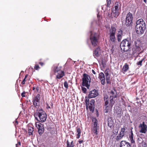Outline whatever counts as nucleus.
I'll use <instances>...</instances> for the list:
<instances>
[{
    "instance_id": "23",
    "label": "nucleus",
    "mask_w": 147,
    "mask_h": 147,
    "mask_svg": "<svg viewBox=\"0 0 147 147\" xmlns=\"http://www.w3.org/2000/svg\"><path fill=\"white\" fill-rule=\"evenodd\" d=\"M129 69V65L127 63H126L123 66L122 69V71L123 73H125Z\"/></svg>"
},
{
    "instance_id": "42",
    "label": "nucleus",
    "mask_w": 147,
    "mask_h": 147,
    "mask_svg": "<svg viewBox=\"0 0 147 147\" xmlns=\"http://www.w3.org/2000/svg\"><path fill=\"white\" fill-rule=\"evenodd\" d=\"M81 131L80 128H78L77 129V132L78 133L81 134Z\"/></svg>"
},
{
    "instance_id": "4",
    "label": "nucleus",
    "mask_w": 147,
    "mask_h": 147,
    "mask_svg": "<svg viewBox=\"0 0 147 147\" xmlns=\"http://www.w3.org/2000/svg\"><path fill=\"white\" fill-rule=\"evenodd\" d=\"M91 79L90 76L86 74H84L83 75L82 85L86 86L89 89L90 86Z\"/></svg>"
},
{
    "instance_id": "6",
    "label": "nucleus",
    "mask_w": 147,
    "mask_h": 147,
    "mask_svg": "<svg viewBox=\"0 0 147 147\" xmlns=\"http://www.w3.org/2000/svg\"><path fill=\"white\" fill-rule=\"evenodd\" d=\"M133 17L132 13L129 12L127 15L126 18L125 24L127 26H130L132 23Z\"/></svg>"
},
{
    "instance_id": "54",
    "label": "nucleus",
    "mask_w": 147,
    "mask_h": 147,
    "mask_svg": "<svg viewBox=\"0 0 147 147\" xmlns=\"http://www.w3.org/2000/svg\"><path fill=\"white\" fill-rule=\"evenodd\" d=\"M18 146H20L21 145V143L20 142H18Z\"/></svg>"
},
{
    "instance_id": "41",
    "label": "nucleus",
    "mask_w": 147,
    "mask_h": 147,
    "mask_svg": "<svg viewBox=\"0 0 147 147\" xmlns=\"http://www.w3.org/2000/svg\"><path fill=\"white\" fill-rule=\"evenodd\" d=\"M39 68V66L38 65H36L34 67V69L36 70H38Z\"/></svg>"
},
{
    "instance_id": "24",
    "label": "nucleus",
    "mask_w": 147,
    "mask_h": 147,
    "mask_svg": "<svg viewBox=\"0 0 147 147\" xmlns=\"http://www.w3.org/2000/svg\"><path fill=\"white\" fill-rule=\"evenodd\" d=\"M138 51V47L135 46L134 47L132 51L129 53V55H134L137 53Z\"/></svg>"
},
{
    "instance_id": "30",
    "label": "nucleus",
    "mask_w": 147,
    "mask_h": 147,
    "mask_svg": "<svg viewBox=\"0 0 147 147\" xmlns=\"http://www.w3.org/2000/svg\"><path fill=\"white\" fill-rule=\"evenodd\" d=\"M129 138L130 139L132 143H134L135 141L133 139V134H131L129 135Z\"/></svg>"
},
{
    "instance_id": "3",
    "label": "nucleus",
    "mask_w": 147,
    "mask_h": 147,
    "mask_svg": "<svg viewBox=\"0 0 147 147\" xmlns=\"http://www.w3.org/2000/svg\"><path fill=\"white\" fill-rule=\"evenodd\" d=\"M90 40L91 44L94 47L98 45L99 43V35L98 34L90 32Z\"/></svg>"
},
{
    "instance_id": "19",
    "label": "nucleus",
    "mask_w": 147,
    "mask_h": 147,
    "mask_svg": "<svg viewBox=\"0 0 147 147\" xmlns=\"http://www.w3.org/2000/svg\"><path fill=\"white\" fill-rule=\"evenodd\" d=\"M57 73V74H55L56 75V79H61L63 77L65 74L64 72L63 71H59V72L57 73Z\"/></svg>"
},
{
    "instance_id": "37",
    "label": "nucleus",
    "mask_w": 147,
    "mask_h": 147,
    "mask_svg": "<svg viewBox=\"0 0 147 147\" xmlns=\"http://www.w3.org/2000/svg\"><path fill=\"white\" fill-rule=\"evenodd\" d=\"M82 90L83 91V92L84 93H86V92L87 89H86L84 87H82Z\"/></svg>"
},
{
    "instance_id": "2",
    "label": "nucleus",
    "mask_w": 147,
    "mask_h": 147,
    "mask_svg": "<svg viewBox=\"0 0 147 147\" xmlns=\"http://www.w3.org/2000/svg\"><path fill=\"white\" fill-rule=\"evenodd\" d=\"M133 42V40L129 38L123 40L121 42L120 45L121 49L124 51H127L131 47Z\"/></svg>"
},
{
    "instance_id": "48",
    "label": "nucleus",
    "mask_w": 147,
    "mask_h": 147,
    "mask_svg": "<svg viewBox=\"0 0 147 147\" xmlns=\"http://www.w3.org/2000/svg\"><path fill=\"white\" fill-rule=\"evenodd\" d=\"M83 142H84V141L83 140H79V141H78V142H79V143L80 144H82Z\"/></svg>"
},
{
    "instance_id": "63",
    "label": "nucleus",
    "mask_w": 147,
    "mask_h": 147,
    "mask_svg": "<svg viewBox=\"0 0 147 147\" xmlns=\"http://www.w3.org/2000/svg\"><path fill=\"white\" fill-rule=\"evenodd\" d=\"M97 16L98 17L99 16L98 15H97Z\"/></svg>"
},
{
    "instance_id": "60",
    "label": "nucleus",
    "mask_w": 147,
    "mask_h": 147,
    "mask_svg": "<svg viewBox=\"0 0 147 147\" xmlns=\"http://www.w3.org/2000/svg\"><path fill=\"white\" fill-rule=\"evenodd\" d=\"M121 112V110H120V111H119V113H118V114H120L121 113H120V112Z\"/></svg>"
},
{
    "instance_id": "1",
    "label": "nucleus",
    "mask_w": 147,
    "mask_h": 147,
    "mask_svg": "<svg viewBox=\"0 0 147 147\" xmlns=\"http://www.w3.org/2000/svg\"><path fill=\"white\" fill-rule=\"evenodd\" d=\"M34 116L36 119L41 123L46 121L47 117L46 113L42 109L37 110L34 113Z\"/></svg>"
},
{
    "instance_id": "36",
    "label": "nucleus",
    "mask_w": 147,
    "mask_h": 147,
    "mask_svg": "<svg viewBox=\"0 0 147 147\" xmlns=\"http://www.w3.org/2000/svg\"><path fill=\"white\" fill-rule=\"evenodd\" d=\"M43 129H39L38 130V131L39 134L40 135H41L43 132Z\"/></svg>"
},
{
    "instance_id": "53",
    "label": "nucleus",
    "mask_w": 147,
    "mask_h": 147,
    "mask_svg": "<svg viewBox=\"0 0 147 147\" xmlns=\"http://www.w3.org/2000/svg\"><path fill=\"white\" fill-rule=\"evenodd\" d=\"M80 136L79 135L77 136L76 138L77 139H78L80 138Z\"/></svg>"
},
{
    "instance_id": "16",
    "label": "nucleus",
    "mask_w": 147,
    "mask_h": 147,
    "mask_svg": "<svg viewBox=\"0 0 147 147\" xmlns=\"http://www.w3.org/2000/svg\"><path fill=\"white\" fill-rule=\"evenodd\" d=\"M112 11L111 13V17L112 18H117L119 15V11H117L114 10V8L112 9Z\"/></svg>"
},
{
    "instance_id": "25",
    "label": "nucleus",
    "mask_w": 147,
    "mask_h": 147,
    "mask_svg": "<svg viewBox=\"0 0 147 147\" xmlns=\"http://www.w3.org/2000/svg\"><path fill=\"white\" fill-rule=\"evenodd\" d=\"M116 31L115 28L113 26H111V28L110 30V34H115Z\"/></svg>"
},
{
    "instance_id": "35",
    "label": "nucleus",
    "mask_w": 147,
    "mask_h": 147,
    "mask_svg": "<svg viewBox=\"0 0 147 147\" xmlns=\"http://www.w3.org/2000/svg\"><path fill=\"white\" fill-rule=\"evenodd\" d=\"M123 136L122 135H120V134H119V136H117L116 138V139L117 140H120L121 138L123 137Z\"/></svg>"
},
{
    "instance_id": "50",
    "label": "nucleus",
    "mask_w": 147,
    "mask_h": 147,
    "mask_svg": "<svg viewBox=\"0 0 147 147\" xmlns=\"http://www.w3.org/2000/svg\"><path fill=\"white\" fill-rule=\"evenodd\" d=\"M47 109H50L51 108L50 107L49 105L48 104L47 105Z\"/></svg>"
},
{
    "instance_id": "58",
    "label": "nucleus",
    "mask_w": 147,
    "mask_h": 147,
    "mask_svg": "<svg viewBox=\"0 0 147 147\" xmlns=\"http://www.w3.org/2000/svg\"><path fill=\"white\" fill-rule=\"evenodd\" d=\"M51 105L52 107H53V104L52 103H51Z\"/></svg>"
},
{
    "instance_id": "52",
    "label": "nucleus",
    "mask_w": 147,
    "mask_h": 147,
    "mask_svg": "<svg viewBox=\"0 0 147 147\" xmlns=\"http://www.w3.org/2000/svg\"><path fill=\"white\" fill-rule=\"evenodd\" d=\"M28 76V74L26 75L25 76V78H24V79H26V78H27Z\"/></svg>"
},
{
    "instance_id": "56",
    "label": "nucleus",
    "mask_w": 147,
    "mask_h": 147,
    "mask_svg": "<svg viewBox=\"0 0 147 147\" xmlns=\"http://www.w3.org/2000/svg\"><path fill=\"white\" fill-rule=\"evenodd\" d=\"M18 147V144H16V147Z\"/></svg>"
},
{
    "instance_id": "20",
    "label": "nucleus",
    "mask_w": 147,
    "mask_h": 147,
    "mask_svg": "<svg viewBox=\"0 0 147 147\" xmlns=\"http://www.w3.org/2000/svg\"><path fill=\"white\" fill-rule=\"evenodd\" d=\"M94 100L93 99H92L90 100V103H89V104H88L87 106H88L89 108L90 111L94 110Z\"/></svg>"
},
{
    "instance_id": "26",
    "label": "nucleus",
    "mask_w": 147,
    "mask_h": 147,
    "mask_svg": "<svg viewBox=\"0 0 147 147\" xmlns=\"http://www.w3.org/2000/svg\"><path fill=\"white\" fill-rule=\"evenodd\" d=\"M110 40L113 42H115L116 39L115 34H110Z\"/></svg>"
},
{
    "instance_id": "43",
    "label": "nucleus",
    "mask_w": 147,
    "mask_h": 147,
    "mask_svg": "<svg viewBox=\"0 0 147 147\" xmlns=\"http://www.w3.org/2000/svg\"><path fill=\"white\" fill-rule=\"evenodd\" d=\"M105 74L106 75V78H110L109 76V74L108 72H105Z\"/></svg>"
},
{
    "instance_id": "17",
    "label": "nucleus",
    "mask_w": 147,
    "mask_h": 147,
    "mask_svg": "<svg viewBox=\"0 0 147 147\" xmlns=\"http://www.w3.org/2000/svg\"><path fill=\"white\" fill-rule=\"evenodd\" d=\"M101 51L99 47H97L93 52V56L95 57V56L98 57L100 54Z\"/></svg>"
},
{
    "instance_id": "8",
    "label": "nucleus",
    "mask_w": 147,
    "mask_h": 147,
    "mask_svg": "<svg viewBox=\"0 0 147 147\" xmlns=\"http://www.w3.org/2000/svg\"><path fill=\"white\" fill-rule=\"evenodd\" d=\"M99 92L97 90L94 89L89 92L88 94V98H94L98 96L99 95Z\"/></svg>"
},
{
    "instance_id": "62",
    "label": "nucleus",
    "mask_w": 147,
    "mask_h": 147,
    "mask_svg": "<svg viewBox=\"0 0 147 147\" xmlns=\"http://www.w3.org/2000/svg\"><path fill=\"white\" fill-rule=\"evenodd\" d=\"M36 89L38 91V88H36Z\"/></svg>"
},
{
    "instance_id": "34",
    "label": "nucleus",
    "mask_w": 147,
    "mask_h": 147,
    "mask_svg": "<svg viewBox=\"0 0 147 147\" xmlns=\"http://www.w3.org/2000/svg\"><path fill=\"white\" fill-rule=\"evenodd\" d=\"M89 98H88H88H87L86 97V99L85 100V102L86 104V105L87 106V105L88 104H89Z\"/></svg>"
},
{
    "instance_id": "9",
    "label": "nucleus",
    "mask_w": 147,
    "mask_h": 147,
    "mask_svg": "<svg viewBox=\"0 0 147 147\" xmlns=\"http://www.w3.org/2000/svg\"><path fill=\"white\" fill-rule=\"evenodd\" d=\"M139 127L140 129L139 131L140 133L145 134L147 131V126L145 124L144 121L142 123H140L139 126Z\"/></svg>"
},
{
    "instance_id": "46",
    "label": "nucleus",
    "mask_w": 147,
    "mask_h": 147,
    "mask_svg": "<svg viewBox=\"0 0 147 147\" xmlns=\"http://www.w3.org/2000/svg\"><path fill=\"white\" fill-rule=\"evenodd\" d=\"M13 123H14V124L15 125H17L18 123V121L17 120V119H16L15 121V122H13Z\"/></svg>"
},
{
    "instance_id": "11",
    "label": "nucleus",
    "mask_w": 147,
    "mask_h": 147,
    "mask_svg": "<svg viewBox=\"0 0 147 147\" xmlns=\"http://www.w3.org/2000/svg\"><path fill=\"white\" fill-rule=\"evenodd\" d=\"M97 120L96 118H94L92 119V122L94 123V127L93 129V131L94 133L96 135L98 134L97 131V129H98L99 127L97 126Z\"/></svg>"
},
{
    "instance_id": "13",
    "label": "nucleus",
    "mask_w": 147,
    "mask_h": 147,
    "mask_svg": "<svg viewBox=\"0 0 147 147\" xmlns=\"http://www.w3.org/2000/svg\"><path fill=\"white\" fill-rule=\"evenodd\" d=\"M136 31V33L139 35H141L143 34L146 29L143 28H139L138 27H135Z\"/></svg>"
},
{
    "instance_id": "22",
    "label": "nucleus",
    "mask_w": 147,
    "mask_h": 147,
    "mask_svg": "<svg viewBox=\"0 0 147 147\" xmlns=\"http://www.w3.org/2000/svg\"><path fill=\"white\" fill-rule=\"evenodd\" d=\"M110 98H115L117 97V94L116 91L114 90L111 91L109 93Z\"/></svg>"
},
{
    "instance_id": "39",
    "label": "nucleus",
    "mask_w": 147,
    "mask_h": 147,
    "mask_svg": "<svg viewBox=\"0 0 147 147\" xmlns=\"http://www.w3.org/2000/svg\"><path fill=\"white\" fill-rule=\"evenodd\" d=\"M64 86L67 89L68 87V84L67 81H65L64 82Z\"/></svg>"
},
{
    "instance_id": "33",
    "label": "nucleus",
    "mask_w": 147,
    "mask_h": 147,
    "mask_svg": "<svg viewBox=\"0 0 147 147\" xmlns=\"http://www.w3.org/2000/svg\"><path fill=\"white\" fill-rule=\"evenodd\" d=\"M144 59V58L143 59H142L141 61H140L136 63V64L137 65L139 66L140 67L142 66V61Z\"/></svg>"
},
{
    "instance_id": "29",
    "label": "nucleus",
    "mask_w": 147,
    "mask_h": 147,
    "mask_svg": "<svg viewBox=\"0 0 147 147\" xmlns=\"http://www.w3.org/2000/svg\"><path fill=\"white\" fill-rule=\"evenodd\" d=\"M35 124L38 130L39 129H41L44 128L42 125H41V123H40L39 122H36Z\"/></svg>"
},
{
    "instance_id": "32",
    "label": "nucleus",
    "mask_w": 147,
    "mask_h": 147,
    "mask_svg": "<svg viewBox=\"0 0 147 147\" xmlns=\"http://www.w3.org/2000/svg\"><path fill=\"white\" fill-rule=\"evenodd\" d=\"M125 128H121V131L120 133V135H122L124 136V134L125 133Z\"/></svg>"
},
{
    "instance_id": "27",
    "label": "nucleus",
    "mask_w": 147,
    "mask_h": 147,
    "mask_svg": "<svg viewBox=\"0 0 147 147\" xmlns=\"http://www.w3.org/2000/svg\"><path fill=\"white\" fill-rule=\"evenodd\" d=\"M110 98V103L109 104L110 106L112 107L115 103V98Z\"/></svg>"
},
{
    "instance_id": "57",
    "label": "nucleus",
    "mask_w": 147,
    "mask_h": 147,
    "mask_svg": "<svg viewBox=\"0 0 147 147\" xmlns=\"http://www.w3.org/2000/svg\"><path fill=\"white\" fill-rule=\"evenodd\" d=\"M80 134L78 133L77 135V136L79 135L80 136Z\"/></svg>"
},
{
    "instance_id": "15",
    "label": "nucleus",
    "mask_w": 147,
    "mask_h": 147,
    "mask_svg": "<svg viewBox=\"0 0 147 147\" xmlns=\"http://www.w3.org/2000/svg\"><path fill=\"white\" fill-rule=\"evenodd\" d=\"M122 29H119L118 31L117 34V40L118 42H120L122 38L123 30Z\"/></svg>"
},
{
    "instance_id": "14",
    "label": "nucleus",
    "mask_w": 147,
    "mask_h": 147,
    "mask_svg": "<svg viewBox=\"0 0 147 147\" xmlns=\"http://www.w3.org/2000/svg\"><path fill=\"white\" fill-rule=\"evenodd\" d=\"M98 78L101 80V84L102 85H104L105 84V78L104 74L102 72L100 73Z\"/></svg>"
},
{
    "instance_id": "12",
    "label": "nucleus",
    "mask_w": 147,
    "mask_h": 147,
    "mask_svg": "<svg viewBox=\"0 0 147 147\" xmlns=\"http://www.w3.org/2000/svg\"><path fill=\"white\" fill-rule=\"evenodd\" d=\"M62 67L61 66H58L55 65H53L52 68V70L54 72L55 74L59 72V71H61V69Z\"/></svg>"
},
{
    "instance_id": "5",
    "label": "nucleus",
    "mask_w": 147,
    "mask_h": 147,
    "mask_svg": "<svg viewBox=\"0 0 147 147\" xmlns=\"http://www.w3.org/2000/svg\"><path fill=\"white\" fill-rule=\"evenodd\" d=\"M104 100L105 102V113H107L109 111L110 107L111 106H110L109 104V96L106 94H104Z\"/></svg>"
},
{
    "instance_id": "40",
    "label": "nucleus",
    "mask_w": 147,
    "mask_h": 147,
    "mask_svg": "<svg viewBox=\"0 0 147 147\" xmlns=\"http://www.w3.org/2000/svg\"><path fill=\"white\" fill-rule=\"evenodd\" d=\"M109 79H110V78H106V82L107 84H110L111 83V82H110Z\"/></svg>"
},
{
    "instance_id": "21",
    "label": "nucleus",
    "mask_w": 147,
    "mask_h": 147,
    "mask_svg": "<svg viewBox=\"0 0 147 147\" xmlns=\"http://www.w3.org/2000/svg\"><path fill=\"white\" fill-rule=\"evenodd\" d=\"M121 9V4L119 2H116L115 4V7L114 10L117 11H119Z\"/></svg>"
},
{
    "instance_id": "45",
    "label": "nucleus",
    "mask_w": 147,
    "mask_h": 147,
    "mask_svg": "<svg viewBox=\"0 0 147 147\" xmlns=\"http://www.w3.org/2000/svg\"><path fill=\"white\" fill-rule=\"evenodd\" d=\"M25 92H23L22 94H21V96L22 97H25Z\"/></svg>"
},
{
    "instance_id": "7",
    "label": "nucleus",
    "mask_w": 147,
    "mask_h": 147,
    "mask_svg": "<svg viewBox=\"0 0 147 147\" xmlns=\"http://www.w3.org/2000/svg\"><path fill=\"white\" fill-rule=\"evenodd\" d=\"M136 27L143 28L144 29H146V25L143 19H140L137 20L136 22Z\"/></svg>"
},
{
    "instance_id": "55",
    "label": "nucleus",
    "mask_w": 147,
    "mask_h": 147,
    "mask_svg": "<svg viewBox=\"0 0 147 147\" xmlns=\"http://www.w3.org/2000/svg\"><path fill=\"white\" fill-rule=\"evenodd\" d=\"M144 0V2L145 3H146V0Z\"/></svg>"
},
{
    "instance_id": "47",
    "label": "nucleus",
    "mask_w": 147,
    "mask_h": 147,
    "mask_svg": "<svg viewBox=\"0 0 147 147\" xmlns=\"http://www.w3.org/2000/svg\"><path fill=\"white\" fill-rule=\"evenodd\" d=\"M26 81V79H24L22 82V84H24L25 83V82Z\"/></svg>"
},
{
    "instance_id": "44",
    "label": "nucleus",
    "mask_w": 147,
    "mask_h": 147,
    "mask_svg": "<svg viewBox=\"0 0 147 147\" xmlns=\"http://www.w3.org/2000/svg\"><path fill=\"white\" fill-rule=\"evenodd\" d=\"M111 0H107V5H108L110 4L111 3Z\"/></svg>"
},
{
    "instance_id": "51",
    "label": "nucleus",
    "mask_w": 147,
    "mask_h": 147,
    "mask_svg": "<svg viewBox=\"0 0 147 147\" xmlns=\"http://www.w3.org/2000/svg\"><path fill=\"white\" fill-rule=\"evenodd\" d=\"M39 64L40 65L42 66L43 65V63H42V62H40Z\"/></svg>"
},
{
    "instance_id": "59",
    "label": "nucleus",
    "mask_w": 147,
    "mask_h": 147,
    "mask_svg": "<svg viewBox=\"0 0 147 147\" xmlns=\"http://www.w3.org/2000/svg\"><path fill=\"white\" fill-rule=\"evenodd\" d=\"M130 133H131V134H132V133H133V132H132V130H131V131H130Z\"/></svg>"
},
{
    "instance_id": "38",
    "label": "nucleus",
    "mask_w": 147,
    "mask_h": 147,
    "mask_svg": "<svg viewBox=\"0 0 147 147\" xmlns=\"http://www.w3.org/2000/svg\"><path fill=\"white\" fill-rule=\"evenodd\" d=\"M112 122L111 121H108V125L110 127H111L112 126L113 123H112Z\"/></svg>"
},
{
    "instance_id": "61",
    "label": "nucleus",
    "mask_w": 147,
    "mask_h": 147,
    "mask_svg": "<svg viewBox=\"0 0 147 147\" xmlns=\"http://www.w3.org/2000/svg\"><path fill=\"white\" fill-rule=\"evenodd\" d=\"M35 89V88L34 87H33V90H34V89Z\"/></svg>"
},
{
    "instance_id": "10",
    "label": "nucleus",
    "mask_w": 147,
    "mask_h": 147,
    "mask_svg": "<svg viewBox=\"0 0 147 147\" xmlns=\"http://www.w3.org/2000/svg\"><path fill=\"white\" fill-rule=\"evenodd\" d=\"M40 95L37 94L33 99V104L34 106L37 108L39 105Z\"/></svg>"
},
{
    "instance_id": "28",
    "label": "nucleus",
    "mask_w": 147,
    "mask_h": 147,
    "mask_svg": "<svg viewBox=\"0 0 147 147\" xmlns=\"http://www.w3.org/2000/svg\"><path fill=\"white\" fill-rule=\"evenodd\" d=\"M67 146L66 147H74V145L73 141H72L70 144L68 140H67L66 142Z\"/></svg>"
},
{
    "instance_id": "31",
    "label": "nucleus",
    "mask_w": 147,
    "mask_h": 147,
    "mask_svg": "<svg viewBox=\"0 0 147 147\" xmlns=\"http://www.w3.org/2000/svg\"><path fill=\"white\" fill-rule=\"evenodd\" d=\"M34 129L33 127H30L28 128V134L29 135H32Z\"/></svg>"
},
{
    "instance_id": "18",
    "label": "nucleus",
    "mask_w": 147,
    "mask_h": 147,
    "mask_svg": "<svg viewBox=\"0 0 147 147\" xmlns=\"http://www.w3.org/2000/svg\"><path fill=\"white\" fill-rule=\"evenodd\" d=\"M120 147H131L130 143L125 141H121L120 142Z\"/></svg>"
},
{
    "instance_id": "49",
    "label": "nucleus",
    "mask_w": 147,
    "mask_h": 147,
    "mask_svg": "<svg viewBox=\"0 0 147 147\" xmlns=\"http://www.w3.org/2000/svg\"><path fill=\"white\" fill-rule=\"evenodd\" d=\"M92 71L93 74H96V72L94 70L92 69Z\"/></svg>"
}]
</instances>
